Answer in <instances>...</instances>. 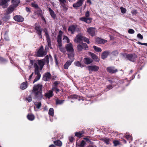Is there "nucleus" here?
Masks as SVG:
<instances>
[{
    "label": "nucleus",
    "mask_w": 147,
    "mask_h": 147,
    "mask_svg": "<svg viewBox=\"0 0 147 147\" xmlns=\"http://www.w3.org/2000/svg\"><path fill=\"white\" fill-rule=\"evenodd\" d=\"M36 63H37L34 64V73L37 76L34 80V83L40 79L41 75L40 73L39 70L40 69V71L42 70L45 64L44 62L41 60H38Z\"/></svg>",
    "instance_id": "obj_1"
},
{
    "label": "nucleus",
    "mask_w": 147,
    "mask_h": 147,
    "mask_svg": "<svg viewBox=\"0 0 147 147\" xmlns=\"http://www.w3.org/2000/svg\"><path fill=\"white\" fill-rule=\"evenodd\" d=\"M42 87V85L40 84L34 86L32 90V93L34 95V99L41 100L43 98Z\"/></svg>",
    "instance_id": "obj_2"
},
{
    "label": "nucleus",
    "mask_w": 147,
    "mask_h": 147,
    "mask_svg": "<svg viewBox=\"0 0 147 147\" xmlns=\"http://www.w3.org/2000/svg\"><path fill=\"white\" fill-rule=\"evenodd\" d=\"M63 32L61 30L59 32V35L57 38V42L58 43L57 47L61 52L63 53H65L66 52L64 48L62 47V45L61 43V38Z\"/></svg>",
    "instance_id": "obj_3"
},
{
    "label": "nucleus",
    "mask_w": 147,
    "mask_h": 147,
    "mask_svg": "<svg viewBox=\"0 0 147 147\" xmlns=\"http://www.w3.org/2000/svg\"><path fill=\"white\" fill-rule=\"evenodd\" d=\"M120 55L124 58L127 59L128 60L132 62L134 61L137 58V56L135 54H127L124 53H121Z\"/></svg>",
    "instance_id": "obj_4"
},
{
    "label": "nucleus",
    "mask_w": 147,
    "mask_h": 147,
    "mask_svg": "<svg viewBox=\"0 0 147 147\" xmlns=\"http://www.w3.org/2000/svg\"><path fill=\"white\" fill-rule=\"evenodd\" d=\"M85 17L80 18V20L81 21H84L85 22L89 24L91 22L92 19L90 18H88L90 16V12L87 11L85 13Z\"/></svg>",
    "instance_id": "obj_5"
},
{
    "label": "nucleus",
    "mask_w": 147,
    "mask_h": 147,
    "mask_svg": "<svg viewBox=\"0 0 147 147\" xmlns=\"http://www.w3.org/2000/svg\"><path fill=\"white\" fill-rule=\"evenodd\" d=\"M68 30L69 32H70L71 34H74L75 32H79L80 31V28L78 27L76 25H72L70 26Z\"/></svg>",
    "instance_id": "obj_6"
},
{
    "label": "nucleus",
    "mask_w": 147,
    "mask_h": 147,
    "mask_svg": "<svg viewBox=\"0 0 147 147\" xmlns=\"http://www.w3.org/2000/svg\"><path fill=\"white\" fill-rule=\"evenodd\" d=\"M83 36L81 33H79L74 39V42L77 43H81L83 42Z\"/></svg>",
    "instance_id": "obj_7"
},
{
    "label": "nucleus",
    "mask_w": 147,
    "mask_h": 147,
    "mask_svg": "<svg viewBox=\"0 0 147 147\" xmlns=\"http://www.w3.org/2000/svg\"><path fill=\"white\" fill-rule=\"evenodd\" d=\"M87 68L89 71H98L99 68V67L96 65L88 66Z\"/></svg>",
    "instance_id": "obj_8"
},
{
    "label": "nucleus",
    "mask_w": 147,
    "mask_h": 147,
    "mask_svg": "<svg viewBox=\"0 0 147 147\" xmlns=\"http://www.w3.org/2000/svg\"><path fill=\"white\" fill-rule=\"evenodd\" d=\"M85 0H78V1L73 5V6L75 9H77L78 7H80L82 5Z\"/></svg>",
    "instance_id": "obj_9"
},
{
    "label": "nucleus",
    "mask_w": 147,
    "mask_h": 147,
    "mask_svg": "<svg viewBox=\"0 0 147 147\" xmlns=\"http://www.w3.org/2000/svg\"><path fill=\"white\" fill-rule=\"evenodd\" d=\"M43 50V47L42 46H41L37 52V55L38 56L42 57L46 55V53Z\"/></svg>",
    "instance_id": "obj_10"
},
{
    "label": "nucleus",
    "mask_w": 147,
    "mask_h": 147,
    "mask_svg": "<svg viewBox=\"0 0 147 147\" xmlns=\"http://www.w3.org/2000/svg\"><path fill=\"white\" fill-rule=\"evenodd\" d=\"M67 51L70 53L74 52V50L73 47V45L72 44L70 43L67 45L66 47Z\"/></svg>",
    "instance_id": "obj_11"
},
{
    "label": "nucleus",
    "mask_w": 147,
    "mask_h": 147,
    "mask_svg": "<svg viewBox=\"0 0 147 147\" xmlns=\"http://www.w3.org/2000/svg\"><path fill=\"white\" fill-rule=\"evenodd\" d=\"M13 19L16 21L22 22L24 20V18L22 16L20 15H16L14 17Z\"/></svg>",
    "instance_id": "obj_12"
},
{
    "label": "nucleus",
    "mask_w": 147,
    "mask_h": 147,
    "mask_svg": "<svg viewBox=\"0 0 147 147\" xmlns=\"http://www.w3.org/2000/svg\"><path fill=\"white\" fill-rule=\"evenodd\" d=\"M95 28L92 27L88 28L87 29V32L91 36H93L95 35Z\"/></svg>",
    "instance_id": "obj_13"
},
{
    "label": "nucleus",
    "mask_w": 147,
    "mask_h": 147,
    "mask_svg": "<svg viewBox=\"0 0 147 147\" xmlns=\"http://www.w3.org/2000/svg\"><path fill=\"white\" fill-rule=\"evenodd\" d=\"M51 78V75L49 73H46L44 75L43 79L44 81H47L49 80Z\"/></svg>",
    "instance_id": "obj_14"
},
{
    "label": "nucleus",
    "mask_w": 147,
    "mask_h": 147,
    "mask_svg": "<svg viewBox=\"0 0 147 147\" xmlns=\"http://www.w3.org/2000/svg\"><path fill=\"white\" fill-rule=\"evenodd\" d=\"M88 54L95 61L98 62L99 61V59L95 54L91 52H89Z\"/></svg>",
    "instance_id": "obj_15"
},
{
    "label": "nucleus",
    "mask_w": 147,
    "mask_h": 147,
    "mask_svg": "<svg viewBox=\"0 0 147 147\" xmlns=\"http://www.w3.org/2000/svg\"><path fill=\"white\" fill-rule=\"evenodd\" d=\"M35 29L37 31V33L38 34L40 38L42 37V29L40 28V27L39 26H37L35 27Z\"/></svg>",
    "instance_id": "obj_16"
},
{
    "label": "nucleus",
    "mask_w": 147,
    "mask_h": 147,
    "mask_svg": "<svg viewBox=\"0 0 147 147\" xmlns=\"http://www.w3.org/2000/svg\"><path fill=\"white\" fill-rule=\"evenodd\" d=\"M83 61L85 64L88 65L92 63L93 60L89 58H85L84 59Z\"/></svg>",
    "instance_id": "obj_17"
},
{
    "label": "nucleus",
    "mask_w": 147,
    "mask_h": 147,
    "mask_svg": "<svg viewBox=\"0 0 147 147\" xmlns=\"http://www.w3.org/2000/svg\"><path fill=\"white\" fill-rule=\"evenodd\" d=\"M107 71L110 73H113L117 71V70L114 67H109L107 68Z\"/></svg>",
    "instance_id": "obj_18"
},
{
    "label": "nucleus",
    "mask_w": 147,
    "mask_h": 147,
    "mask_svg": "<svg viewBox=\"0 0 147 147\" xmlns=\"http://www.w3.org/2000/svg\"><path fill=\"white\" fill-rule=\"evenodd\" d=\"M74 59H71L67 61L65 64L64 66V68L65 69H67L71 65L72 62L73 61Z\"/></svg>",
    "instance_id": "obj_19"
},
{
    "label": "nucleus",
    "mask_w": 147,
    "mask_h": 147,
    "mask_svg": "<svg viewBox=\"0 0 147 147\" xmlns=\"http://www.w3.org/2000/svg\"><path fill=\"white\" fill-rule=\"evenodd\" d=\"M110 53V52L108 51H104L102 54V58L103 59H105L107 57Z\"/></svg>",
    "instance_id": "obj_20"
},
{
    "label": "nucleus",
    "mask_w": 147,
    "mask_h": 147,
    "mask_svg": "<svg viewBox=\"0 0 147 147\" xmlns=\"http://www.w3.org/2000/svg\"><path fill=\"white\" fill-rule=\"evenodd\" d=\"M10 0H0V5H3V7L4 8H6L7 6L5 4L7 2Z\"/></svg>",
    "instance_id": "obj_21"
},
{
    "label": "nucleus",
    "mask_w": 147,
    "mask_h": 147,
    "mask_svg": "<svg viewBox=\"0 0 147 147\" xmlns=\"http://www.w3.org/2000/svg\"><path fill=\"white\" fill-rule=\"evenodd\" d=\"M16 7H15V6L13 5H11L7 9V13L8 14L11 13Z\"/></svg>",
    "instance_id": "obj_22"
},
{
    "label": "nucleus",
    "mask_w": 147,
    "mask_h": 147,
    "mask_svg": "<svg viewBox=\"0 0 147 147\" xmlns=\"http://www.w3.org/2000/svg\"><path fill=\"white\" fill-rule=\"evenodd\" d=\"M96 41L98 43L100 44L105 43L107 42V40H105L101 39L99 38H97L96 39Z\"/></svg>",
    "instance_id": "obj_23"
},
{
    "label": "nucleus",
    "mask_w": 147,
    "mask_h": 147,
    "mask_svg": "<svg viewBox=\"0 0 147 147\" xmlns=\"http://www.w3.org/2000/svg\"><path fill=\"white\" fill-rule=\"evenodd\" d=\"M53 96V92L51 90H49L48 93L45 94V96L47 98H50Z\"/></svg>",
    "instance_id": "obj_24"
},
{
    "label": "nucleus",
    "mask_w": 147,
    "mask_h": 147,
    "mask_svg": "<svg viewBox=\"0 0 147 147\" xmlns=\"http://www.w3.org/2000/svg\"><path fill=\"white\" fill-rule=\"evenodd\" d=\"M27 87V82H24L22 83L20 85V88L22 90L26 89Z\"/></svg>",
    "instance_id": "obj_25"
},
{
    "label": "nucleus",
    "mask_w": 147,
    "mask_h": 147,
    "mask_svg": "<svg viewBox=\"0 0 147 147\" xmlns=\"http://www.w3.org/2000/svg\"><path fill=\"white\" fill-rule=\"evenodd\" d=\"M49 10V11L51 17L54 19H55L56 17V15L55 13L50 8H48Z\"/></svg>",
    "instance_id": "obj_26"
},
{
    "label": "nucleus",
    "mask_w": 147,
    "mask_h": 147,
    "mask_svg": "<svg viewBox=\"0 0 147 147\" xmlns=\"http://www.w3.org/2000/svg\"><path fill=\"white\" fill-rule=\"evenodd\" d=\"M12 2L13 3L12 5L17 7L20 3V0H12Z\"/></svg>",
    "instance_id": "obj_27"
},
{
    "label": "nucleus",
    "mask_w": 147,
    "mask_h": 147,
    "mask_svg": "<svg viewBox=\"0 0 147 147\" xmlns=\"http://www.w3.org/2000/svg\"><path fill=\"white\" fill-rule=\"evenodd\" d=\"M28 119L31 121L33 120L35 118V117L33 115L28 114L27 116Z\"/></svg>",
    "instance_id": "obj_28"
},
{
    "label": "nucleus",
    "mask_w": 147,
    "mask_h": 147,
    "mask_svg": "<svg viewBox=\"0 0 147 147\" xmlns=\"http://www.w3.org/2000/svg\"><path fill=\"white\" fill-rule=\"evenodd\" d=\"M93 48L95 51L96 52H100L102 51V50L100 48L98 47L95 46H94Z\"/></svg>",
    "instance_id": "obj_29"
},
{
    "label": "nucleus",
    "mask_w": 147,
    "mask_h": 147,
    "mask_svg": "<svg viewBox=\"0 0 147 147\" xmlns=\"http://www.w3.org/2000/svg\"><path fill=\"white\" fill-rule=\"evenodd\" d=\"M74 64L75 65L81 68L84 67V65L81 64V63L79 61H76L74 62Z\"/></svg>",
    "instance_id": "obj_30"
},
{
    "label": "nucleus",
    "mask_w": 147,
    "mask_h": 147,
    "mask_svg": "<svg viewBox=\"0 0 147 147\" xmlns=\"http://www.w3.org/2000/svg\"><path fill=\"white\" fill-rule=\"evenodd\" d=\"M49 114L50 115L53 116L54 114V110L52 108H50L49 111Z\"/></svg>",
    "instance_id": "obj_31"
},
{
    "label": "nucleus",
    "mask_w": 147,
    "mask_h": 147,
    "mask_svg": "<svg viewBox=\"0 0 147 147\" xmlns=\"http://www.w3.org/2000/svg\"><path fill=\"white\" fill-rule=\"evenodd\" d=\"M61 5L62 9L64 11H66L67 10L68 8L66 4H64Z\"/></svg>",
    "instance_id": "obj_32"
},
{
    "label": "nucleus",
    "mask_w": 147,
    "mask_h": 147,
    "mask_svg": "<svg viewBox=\"0 0 147 147\" xmlns=\"http://www.w3.org/2000/svg\"><path fill=\"white\" fill-rule=\"evenodd\" d=\"M54 143L56 145L61 146L62 145V143L59 140H57L56 141H55L54 142Z\"/></svg>",
    "instance_id": "obj_33"
},
{
    "label": "nucleus",
    "mask_w": 147,
    "mask_h": 147,
    "mask_svg": "<svg viewBox=\"0 0 147 147\" xmlns=\"http://www.w3.org/2000/svg\"><path fill=\"white\" fill-rule=\"evenodd\" d=\"M46 39L48 43V45L49 47L51 49V39L50 38V37L46 38Z\"/></svg>",
    "instance_id": "obj_34"
},
{
    "label": "nucleus",
    "mask_w": 147,
    "mask_h": 147,
    "mask_svg": "<svg viewBox=\"0 0 147 147\" xmlns=\"http://www.w3.org/2000/svg\"><path fill=\"white\" fill-rule=\"evenodd\" d=\"M86 144L84 140H82L79 144L77 145L78 147H84V145Z\"/></svg>",
    "instance_id": "obj_35"
},
{
    "label": "nucleus",
    "mask_w": 147,
    "mask_h": 147,
    "mask_svg": "<svg viewBox=\"0 0 147 147\" xmlns=\"http://www.w3.org/2000/svg\"><path fill=\"white\" fill-rule=\"evenodd\" d=\"M84 134L83 132H77L75 133V135L77 137H81V136Z\"/></svg>",
    "instance_id": "obj_36"
},
{
    "label": "nucleus",
    "mask_w": 147,
    "mask_h": 147,
    "mask_svg": "<svg viewBox=\"0 0 147 147\" xmlns=\"http://www.w3.org/2000/svg\"><path fill=\"white\" fill-rule=\"evenodd\" d=\"M31 5L32 7H34L37 9L39 7L38 5L35 2L31 3Z\"/></svg>",
    "instance_id": "obj_37"
},
{
    "label": "nucleus",
    "mask_w": 147,
    "mask_h": 147,
    "mask_svg": "<svg viewBox=\"0 0 147 147\" xmlns=\"http://www.w3.org/2000/svg\"><path fill=\"white\" fill-rule=\"evenodd\" d=\"M37 9V11L36 12V13L38 16H41L42 15V10L39 7Z\"/></svg>",
    "instance_id": "obj_38"
},
{
    "label": "nucleus",
    "mask_w": 147,
    "mask_h": 147,
    "mask_svg": "<svg viewBox=\"0 0 147 147\" xmlns=\"http://www.w3.org/2000/svg\"><path fill=\"white\" fill-rule=\"evenodd\" d=\"M63 40L65 42H67V43H69V40L67 36H64L63 38Z\"/></svg>",
    "instance_id": "obj_39"
},
{
    "label": "nucleus",
    "mask_w": 147,
    "mask_h": 147,
    "mask_svg": "<svg viewBox=\"0 0 147 147\" xmlns=\"http://www.w3.org/2000/svg\"><path fill=\"white\" fill-rule=\"evenodd\" d=\"M125 138H126L127 140H130L131 141H132V137L130 135H126L125 136Z\"/></svg>",
    "instance_id": "obj_40"
},
{
    "label": "nucleus",
    "mask_w": 147,
    "mask_h": 147,
    "mask_svg": "<svg viewBox=\"0 0 147 147\" xmlns=\"http://www.w3.org/2000/svg\"><path fill=\"white\" fill-rule=\"evenodd\" d=\"M64 101V100L57 99L56 100V104H61L63 103Z\"/></svg>",
    "instance_id": "obj_41"
},
{
    "label": "nucleus",
    "mask_w": 147,
    "mask_h": 147,
    "mask_svg": "<svg viewBox=\"0 0 147 147\" xmlns=\"http://www.w3.org/2000/svg\"><path fill=\"white\" fill-rule=\"evenodd\" d=\"M68 57L69 58L71 59L72 58V59H74L73 58V57L74 56V55L73 53V52H72V53H70V54H68Z\"/></svg>",
    "instance_id": "obj_42"
},
{
    "label": "nucleus",
    "mask_w": 147,
    "mask_h": 147,
    "mask_svg": "<svg viewBox=\"0 0 147 147\" xmlns=\"http://www.w3.org/2000/svg\"><path fill=\"white\" fill-rule=\"evenodd\" d=\"M83 41H84V42H86L88 44H89L90 43V42L89 41L88 39L84 36H83Z\"/></svg>",
    "instance_id": "obj_43"
},
{
    "label": "nucleus",
    "mask_w": 147,
    "mask_h": 147,
    "mask_svg": "<svg viewBox=\"0 0 147 147\" xmlns=\"http://www.w3.org/2000/svg\"><path fill=\"white\" fill-rule=\"evenodd\" d=\"M43 31L45 32L46 38L49 37V36L48 34L47 30L46 28L43 29Z\"/></svg>",
    "instance_id": "obj_44"
},
{
    "label": "nucleus",
    "mask_w": 147,
    "mask_h": 147,
    "mask_svg": "<svg viewBox=\"0 0 147 147\" xmlns=\"http://www.w3.org/2000/svg\"><path fill=\"white\" fill-rule=\"evenodd\" d=\"M120 9L121 10V12L123 13H125L126 12V9L123 7H120Z\"/></svg>",
    "instance_id": "obj_45"
},
{
    "label": "nucleus",
    "mask_w": 147,
    "mask_h": 147,
    "mask_svg": "<svg viewBox=\"0 0 147 147\" xmlns=\"http://www.w3.org/2000/svg\"><path fill=\"white\" fill-rule=\"evenodd\" d=\"M35 105L36 106V108L39 109L41 106V103L40 102L34 103Z\"/></svg>",
    "instance_id": "obj_46"
},
{
    "label": "nucleus",
    "mask_w": 147,
    "mask_h": 147,
    "mask_svg": "<svg viewBox=\"0 0 147 147\" xmlns=\"http://www.w3.org/2000/svg\"><path fill=\"white\" fill-rule=\"evenodd\" d=\"M83 49H85V50L88 49V47L86 43H83L82 44Z\"/></svg>",
    "instance_id": "obj_47"
},
{
    "label": "nucleus",
    "mask_w": 147,
    "mask_h": 147,
    "mask_svg": "<svg viewBox=\"0 0 147 147\" xmlns=\"http://www.w3.org/2000/svg\"><path fill=\"white\" fill-rule=\"evenodd\" d=\"M79 51H82V49H83V47H82V45H79L77 47Z\"/></svg>",
    "instance_id": "obj_48"
},
{
    "label": "nucleus",
    "mask_w": 147,
    "mask_h": 147,
    "mask_svg": "<svg viewBox=\"0 0 147 147\" xmlns=\"http://www.w3.org/2000/svg\"><path fill=\"white\" fill-rule=\"evenodd\" d=\"M102 140L107 144H109V139L107 138L102 139Z\"/></svg>",
    "instance_id": "obj_49"
},
{
    "label": "nucleus",
    "mask_w": 147,
    "mask_h": 147,
    "mask_svg": "<svg viewBox=\"0 0 147 147\" xmlns=\"http://www.w3.org/2000/svg\"><path fill=\"white\" fill-rule=\"evenodd\" d=\"M134 30L132 29H129L128 30V32L129 34H134Z\"/></svg>",
    "instance_id": "obj_50"
},
{
    "label": "nucleus",
    "mask_w": 147,
    "mask_h": 147,
    "mask_svg": "<svg viewBox=\"0 0 147 147\" xmlns=\"http://www.w3.org/2000/svg\"><path fill=\"white\" fill-rule=\"evenodd\" d=\"M60 1V3L61 5L64 4H66V0H59Z\"/></svg>",
    "instance_id": "obj_51"
},
{
    "label": "nucleus",
    "mask_w": 147,
    "mask_h": 147,
    "mask_svg": "<svg viewBox=\"0 0 147 147\" xmlns=\"http://www.w3.org/2000/svg\"><path fill=\"white\" fill-rule=\"evenodd\" d=\"M26 99L28 102H30L32 101V97L30 96L26 98Z\"/></svg>",
    "instance_id": "obj_52"
},
{
    "label": "nucleus",
    "mask_w": 147,
    "mask_h": 147,
    "mask_svg": "<svg viewBox=\"0 0 147 147\" xmlns=\"http://www.w3.org/2000/svg\"><path fill=\"white\" fill-rule=\"evenodd\" d=\"M137 37L141 39H142L143 38V36L140 34H138L137 35Z\"/></svg>",
    "instance_id": "obj_53"
},
{
    "label": "nucleus",
    "mask_w": 147,
    "mask_h": 147,
    "mask_svg": "<svg viewBox=\"0 0 147 147\" xmlns=\"http://www.w3.org/2000/svg\"><path fill=\"white\" fill-rule=\"evenodd\" d=\"M113 143L114 144V145L115 146H117L119 144V142L117 141H115L113 142Z\"/></svg>",
    "instance_id": "obj_54"
},
{
    "label": "nucleus",
    "mask_w": 147,
    "mask_h": 147,
    "mask_svg": "<svg viewBox=\"0 0 147 147\" xmlns=\"http://www.w3.org/2000/svg\"><path fill=\"white\" fill-rule=\"evenodd\" d=\"M138 43L139 44H140L142 45H145L146 46H147V43H142L140 42H138Z\"/></svg>",
    "instance_id": "obj_55"
},
{
    "label": "nucleus",
    "mask_w": 147,
    "mask_h": 147,
    "mask_svg": "<svg viewBox=\"0 0 147 147\" xmlns=\"http://www.w3.org/2000/svg\"><path fill=\"white\" fill-rule=\"evenodd\" d=\"M74 140V138L72 137H70L69 140L71 142H72Z\"/></svg>",
    "instance_id": "obj_56"
},
{
    "label": "nucleus",
    "mask_w": 147,
    "mask_h": 147,
    "mask_svg": "<svg viewBox=\"0 0 147 147\" xmlns=\"http://www.w3.org/2000/svg\"><path fill=\"white\" fill-rule=\"evenodd\" d=\"M113 55H116L118 54V52L117 51H115L113 52Z\"/></svg>",
    "instance_id": "obj_57"
},
{
    "label": "nucleus",
    "mask_w": 147,
    "mask_h": 147,
    "mask_svg": "<svg viewBox=\"0 0 147 147\" xmlns=\"http://www.w3.org/2000/svg\"><path fill=\"white\" fill-rule=\"evenodd\" d=\"M26 10L27 12H30V9L28 7L26 8Z\"/></svg>",
    "instance_id": "obj_58"
},
{
    "label": "nucleus",
    "mask_w": 147,
    "mask_h": 147,
    "mask_svg": "<svg viewBox=\"0 0 147 147\" xmlns=\"http://www.w3.org/2000/svg\"><path fill=\"white\" fill-rule=\"evenodd\" d=\"M84 139L88 142H90V140L87 137L84 138Z\"/></svg>",
    "instance_id": "obj_59"
},
{
    "label": "nucleus",
    "mask_w": 147,
    "mask_h": 147,
    "mask_svg": "<svg viewBox=\"0 0 147 147\" xmlns=\"http://www.w3.org/2000/svg\"><path fill=\"white\" fill-rule=\"evenodd\" d=\"M112 88V86L111 85H109L107 87V88L108 89H111Z\"/></svg>",
    "instance_id": "obj_60"
},
{
    "label": "nucleus",
    "mask_w": 147,
    "mask_h": 147,
    "mask_svg": "<svg viewBox=\"0 0 147 147\" xmlns=\"http://www.w3.org/2000/svg\"><path fill=\"white\" fill-rule=\"evenodd\" d=\"M54 58H55V62L56 63V64L57 65L58 62H57V58H56V56H55V57H54Z\"/></svg>",
    "instance_id": "obj_61"
},
{
    "label": "nucleus",
    "mask_w": 147,
    "mask_h": 147,
    "mask_svg": "<svg viewBox=\"0 0 147 147\" xmlns=\"http://www.w3.org/2000/svg\"><path fill=\"white\" fill-rule=\"evenodd\" d=\"M57 88L56 86H55L52 88V89L53 91H55Z\"/></svg>",
    "instance_id": "obj_62"
},
{
    "label": "nucleus",
    "mask_w": 147,
    "mask_h": 147,
    "mask_svg": "<svg viewBox=\"0 0 147 147\" xmlns=\"http://www.w3.org/2000/svg\"><path fill=\"white\" fill-rule=\"evenodd\" d=\"M87 3H88L90 4H91L92 3V2L91 1V0H87Z\"/></svg>",
    "instance_id": "obj_63"
},
{
    "label": "nucleus",
    "mask_w": 147,
    "mask_h": 147,
    "mask_svg": "<svg viewBox=\"0 0 147 147\" xmlns=\"http://www.w3.org/2000/svg\"><path fill=\"white\" fill-rule=\"evenodd\" d=\"M33 73L29 77V80H30L32 77L33 75Z\"/></svg>",
    "instance_id": "obj_64"
}]
</instances>
